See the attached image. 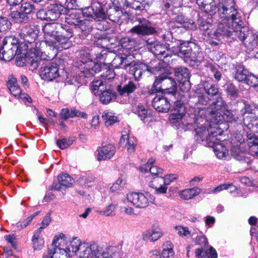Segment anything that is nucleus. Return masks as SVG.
<instances>
[{"instance_id":"5701e85b","label":"nucleus","mask_w":258,"mask_h":258,"mask_svg":"<svg viewBox=\"0 0 258 258\" xmlns=\"http://www.w3.org/2000/svg\"><path fill=\"white\" fill-rule=\"evenodd\" d=\"M150 187L155 189V193L156 194H166L167 186L165 185V179L161 175L154 177L150 182Z\"/></svg>"},{"instance_id":"2eb2a0df","label":"nucleus","mask_w":258,"mask_h":258,"mask_svg":"<svg viewBox=\"0 0 258 258\" xmlns=\"http://www.w3.org/2000/svg\"><path fill=\"white\" fill-rule=\"evenodd\" d=\"M149 71L153 74H156L157 71H161V68L157 67H149L148 66L142 62L135 63L129 69L130 73L132 74L136 80H139L142 76L143 72Z\"/></svg>"},{"instance_id":"49530a36","label":"nucleus","mask_w":258,"mask_h":258,"mask_svg":"<svg viewBox=\"0 0 258 258\" xmlns=\"http://www.w3.org/2000/svg\"><path fill=\"white\" fill-rule=\"evenodd\" d=\"M91 89L95 95H99L106 89V86L102 80H97L92 82Z\"/></svg>"},{"instance_id":"0e129e2a","label":"nucleus","mask_w":258,"mask_h":258,"mask_svg":"<svg viewBox=\"0 0 258 258\" xmlns=\"http://www.w3.org/2000/svg\"><path fill=\"white\" fill-rule=\"evenodd\" d=\"M230 187L232 188L231 191H232L233 190L236 189V187L233 186L231 184H223L217 186L216 187L214 188L212 190V192L213 194H217L224 189H227Z\"/></svg>"},{"instance_id":"e433bc0d","label":"nucleus","mask_w":258,"mask_h":258,"mask_svg":"<svg viewBox=\"0 0 258 258\" xmlns=\"http://www.w3.org/2000/svg\"><path fill=\"white\" fill-rule=\"evenodd\" d=\"M102 118L105 122L106 126H110L118 121V117L114 114L106 110L103 112Z\"/></svg>"},{"instance_id":"13d9d810","label":"nucleus","mask_w":258,"mask_h":258,"mask_svg":"<svg viewBox=\"0 0 258 258\" xmlns=\"http://www.w3.org/2000/svg\"><path fill=\"white\" fill-rule=\"evenodd\" d=\"M177 234L180 236H185L188 237L191 236L190 232L189 231L187 227L181 226H176L174 227Z\"/></svg>"},{"instance_id":"a878e982","label":"nucleus","mask_w":258,"mask_h":258,"mask_svg":"<svg viewBox=\"0 0 258 258\" xmlns=\"http://www.w3.org/2000/svg\"><path fill=\"white\" fill-rule=\"evenodd\" d=\"M75 116L86 118L87 115L86 113L80 112L75 108L72 109L71 110H69L68 108H63L60 113V117L62 119H67Z\"/></svg>"},{"instance_id":"6e6552de","label":"nucleus","mask_w":258,"mask_h":258,"mask_svg":"<svg viewBox=\"0 0 258 258\" xmlns=\"http://www.w3.org/2000/svg\"><path fill=\"white\" fill-rule=\"evenodd\" d=\"M19 40L15 36L7 37L3 41V47L0 49V58L5 61H9L13 58L20 50Z\"/></svg>"},{"instance_id":"20e7f679","label":"nucleus","mask_w":258,"mask_h":258,"mask_svg":"<svg viewBox=\"0 0 258 258\" xmlns=\"http://www.w3.org/2000/svg\"><path fill=\"white\" fill-rule=\"evenodd\" d=\"M207 105H201V107L204 109V111H201L198 114H197V118L201 117L203 121H201L199 120L200 123L193 122V124L196 125L195 131L196 133L197 140L199 142H203L204 144L208 146H211L214 145L217 140H220L219 137L222 135V131L219 128V126L215 123L212 122L209 123L208 119L205 117H207Z\"/></svg>"},{"instance_id":"f8f14e48","label":"nucleus","mask_w":258,"mask_h":258,"mask_svg":"<svg viewBox=\"0 0 258 258\" xmlns=\"http://www.w3.org/2000/svg\"><path fill=\"white\" fill-rule=\"evenodd\" d=\"M82 13L84 16L90 17L97 21L104 20L107 18L106 12L98 2H92L91 7L83 9Z\"/></svg>"},{"instance_id":"393cba45","label":"nucleus","mask_w":258,"mask_h":258,"mask_svg":"<svg viewBox=\"0 0 258 258\" xmlns=\"http://www.w3.org/2000/svg\"><path fill=\"white\" fill-rule=\"evenodd\" d=\"M119 144L121 146L126 147L128 153H132L135 150L137 141L134 137H130L128 135L124 134L121 136Z\"/></svg>"},{"instance_id":"4d7b16f0","label":"nucleus","mask_w":258,"mask_h":258,"mask_svg":"<svg viewBox=\"0 0 258 258\" xmlns=\"http://www.w3.org/2000/svg\"><path fill=\"white\" fill-rule=\"evenodd\" d=\"M119 54H122V57L123 58V68L124 69H126L127 66H130V67L133 65L132 62L133 61L134 57L132 55H130V53H124V52H119Z\"/></svg>"},{"instance_id":"f3484780","label":"nucleus","mask_w":258,"mask_h":258,"mask_svg":"<svg viewBox=\"0 0 258 258\" xmlns=\"http://www.w3.org/2000/svg\"><path fill=\"white\" fill-rule=\"evenodd\" d=\"M175 76L178 81L182 84L180 86V89L183 91H187L190 89L189 82V74L188 70L185 68H178L175 69Z\"/></svg>"},{"instance_id":"69168bd1","label":"nucleus","mask_w":258,"mask_h":258,"mask_svg":"<svg viewBox=\"0 0 258 258\" xmlns=\"http://www.w3.org/2000/svg\"><path fill=\"white\" fill-rule=\"evenodd\" d=\"M127 7H130L133 9L142 10L144 9L143 5L139 1L136 0H129L127 1Z\"/></svg>"},{"instance_id":"1a4fd4ad","label":"nucleus","mask_w":258,"mask_h":258,"mask_svg":"<svg viewBox=\"0 0 258 258\" xmlns=\"http://www.w3.org/2000/svg\"><path fill=\"white\" fill-rule=\"evenodd\" d=\"M104 55L98 53L96 54V59H93L78 62V67L80 71L86 75L93 74L100 71L102 64H104Z\"/></svg>"},{"instance_id":"09e8293b","label":"nucleus","mask_w":258,"mask_h":258,"mask_svg":"<svg viewBox=\"0 0 258 258\" xmlns=\"http://www.w3.org/2000/svg\"><path fill=\"white\" fill-rule=\"evenodd\" d=\"M11 26L12 24L8 18L4 17H0V38L4 32L11 29Z\"/></svg>"},{"instance_id":"bf43d9fd","label":"nucleus","mask_w":258,"mask_h":258,"mask_svg":"<svg viewBox=\"0 0 258 258\" xmlns=\"http://www.w3.org/2000/svg\"><path fill=\"white\" fill-rule=\"evenodd\" d=\"M113 7L112 9L122 11L125 7H127V0H112Z\"/></svg>"},{"instance_id":"a18cd8bd","label":"nucleus","mask_w":258,"mask_h":258,"mask_svg":"<svg viewBox=\"0 0 258 258\" xmlns=\"http://www.w3.org/2000/svg\"><path fill=\"white\" fill-rule=\"evenodd\" d=\"M147 235L149 239L152 241H155L161 237L163 235L161 229L158 227H154L151 231H147Z\"/></svg>"},{"instance_id":"de8ad7c7","label":"nucleus","mask_w":258,"mask_h":258,"mask_svg":"<svg viewBox=\"0 0 258 258\" xmlns=\"http://www.w3.org/2000/svg\"><path fill=\"white\" fill-rule=\"evenodd\" d=\"M202 58V53L200 52L194 51L192 52V50L191 52L189 53V55H186V57L184 58V61L192 64V62H197L201 61Z\"/></svg>"},{"instance_id":"c756f323","label":"nucleus","mask_w":258,"mask_h":258,"mask_svg":"<svg viewBox=\"0 0 258 258\" xmlns=\"http://www.w3.org/2000/svg\"><path fill=\"white\" fill-rule=\"evenodd\" d=\"M135 41L129 38H123L120 40V52L130 53L135 46Z\"/></svg>"},{"instance_id":"8fccbe9b","label":"nucleus","mask_w":258,"mask_h":258,"mask_svg":"<svg viewBox=\"0 0 258 258\" xmlns=\"http://www.w3.org/2000/svg\"><path fill=\"white\" fill-rule=\"evenodd\" d=\"M115 205L111 204L107 206L104 210L97 211V213L105 216H113L115 215Z\"/></svg>"},{"instance_id":"e2e57ef3","label":"nucleus","mask_w":258,"mask_h":258,"mask_svg":"<svg viewBox=\"0 0 258 258\" xmlns=\"http://www.w3.org/2000/svg\"><path fill=\"white\" fill-rule=\"evenodd\" d=\"M34 10V6L29 3H25L22 4L20 7L21 12L26 14H29L33 12Z\"/></svg>"},{"instance_id":"ddd939ff","label":"nucleus","mask_w":258,"mask_h":258,"mask_svg":"<svg viewBox=\"0 0 258 258\" xmlns=\"http://www.w3.org/2000/svg\"><path fill=\"white\" fill-rule=\"evenodd\" d=\"M88 249L86 253L88 252V257H96L97 258H113L112 250L111 247H107L101 253L99 251V245L95 242H86Z\"/></svg>"},{"instance_id":"f704fd0d","label":"nucleus","mask_w":258,"mask_h":258,"mask_svg":"<svg viewBox=\"0 0 258 258\" xmlns=\"http://www.w3.org/2000/svg\"><path fill=\"white\" fill-rule=\"evenodd\" d=\"M200 191V189L197 187L188 188L181 191L179 193V196L181 198L188 200L198 195Z\"/></svg>"},{"instance_id":"0eeeda50","label":"nucleus","mask_w":258,"mask_h":258,"mask_svg":"<svg viewBox=\"0 0 258 258\" xmlns=\"http://www.w3.org/2000/svg\"><path fill=\"white\" fill-rule=\"evenodd\" d=\"M155 201V198L148 192H131L122 200L124 204L128 202L138 209L146 208L150 203L154 204Z\"/></svg>"},{"instance_id":"774afa93","label":"nucleus","mask_w":258,"mask_h":258,"mask_svg":"<svg viewBox=\"0 0 258 258\" xmlns=\"http://www.w3.org/2000/svg\"><path fill=\"white\" fill-rule=\"evenodd\" d=\"M111 64L113 67L116 68L123 65V58L122 57V54H121V56L116 55L112 61Z\"/></svg>"},{"instance_id":"aec40b11","label":"nucleus","mask_w":258,"mask_h":258,"mask_svg":"<svg viewBox=\"0 0 258 258\" xmlns=\"http://www.w3.org/2000/svg\"><path fill=\"white\" fill-rule=\"evenodd\" d=\"M97 151L98 161L107 160L112 158L114 156L116 148L113 145L108 144L99 147Z\"/></svg>"},{"instance_id":"a19ab883","label":"nucleus","mask_w":258,"mask_h":258,"mask_svg":"<svg viewBox=\"0 0 258 258\" xmlns=\"http://www.w3.org/2000/svg\"><path fill=\"white\" fill-rule=\"evenodd\" d=\"M75 28L83 32L84 35L89 34L92 30V26L88 20H80Z\"/></svg>"},{"instance_id":"39448f33","label":"nucleus","mask_w":258,"mask_h":258,"mask_svg":"<svg viewBox=\"0 0 258 258\" xmlns=\"http://www.w3.org/2000/svg\"><path fill=\"white\" fill-rule=\"evenodd\" d=\"M208 100L206 96H201L196 105V107L191 111L190 114L187 115L180 114V113L172 112L169 117L170 122L179 127L188 126L189 125H192L193 122L200 123L199 120L202 121L203 119L201 117L197 118V114H199L201 111L203 112L204 111L201 105H208Z\"/></svg>"},{"instance_id":"37998d69","label":"nucleus","mask_w":258,"mask_h":258,"mask_svg":"<svg viewBox=\"0 0 258 258\" xmlns=\"http://www.w3.org/2000/svg\"><path fill=\"white\" fill-rule=\"evenodd\" d=\"M231 155L237 160H242L244 158L245 153L241 146H233L231 149Z\"/></svg>"},{"instance_id":"58836bf2","label":"nucleus","mask_w":258,"mask_h":258,"mask_svg":"<svg viewBox=\"0 0 258 258\" xmlns=\"http://www.w3.org/2000/svg\"><path fill=\"white\" fill-rule=\"evenodd\" d=\"M173 244L170 241H166L163 245L161 258H168L174 255Z\"/></svg>"},{"instance_id":"b1692460","label":"nucleus","mask_w":258,"mask_h":258,"mask_svg":"<svg viewBox=\"0 0 258 258\" xmlns=\"http://www.w3.org/2000/svg\"><path fill=\"white\" fill-rule=\"evenodd\" d=\"M57 178L59 184L53 183L51 187V189L59 190L60 189V185L69 187L72 186L75 182L74 179L67 173L60 174Z\"/></svg>"},{"instance_id":"864d4df0","label":"nucleus","mask_w":258,"mask_h":258,"mask_svg":"<svg viewBox=\"0 0 258 258\" xmlns=\"http://www.w3.org/2000/svg\"><path fill=\"white\" fill-rule=\"evenodd\" d=\"M137 113L142 120H144L146 118L149 117L150 116L147 110L143 105L141 104L138 105L137 106Z\"/></svg>"},{"instance_id":"6e6d98bb","label":"nucleus","mask_w":258,"mask_h":258,"mask_svg":"<svg viewBox=\"0 0 258 258\" xmlns=\"http://www.w3.org/2000/svg\"><path fill=\"white\" fill-rule=\"evenodd\" d=\"M172 111L180 113V114H186L185 107L184 104L180 101H177L174 102V107Z\"/></svg>"},{"instance_id":"6ab92c4d","label":"nucleus","mask_w":258,"mask_h":258,"mask_svg":"<svg viewBox=\"0 0 258 258\" xmlns=\"http://www.w3.org/2000/svg\"><path fill=\"white\" fill-rule=\"evenodd\" d=\"M128 32L133 35H146L154 34L155 30L148 21L145 20L144 22L142 21L140 24L133 27Z\"/></svg>"},{"instance_id":"052dcab7","label":"nucleus","mask_w":258,"mask_h":258,"mask_svg":"<svg viewBox=\"0 0 258 258\" xmlns=\"http://www.w3.org/2000/svg\"><path fill=\"white\" fill-rule=\"evenodd\" d=\"M73 142V140L70 139L62 138L57 141L56 145L59 148L63 150L71 146Z\"/></svg>"},{"instance_id":"7ed1b4c3","label":"nucleus","mask_w":258,"mask_h":258,"mask_svg":"<svg viewBox=\"0 0 258 258\" xmlns=\"http://www.w3.org/2000/svg\"><path fill=\"white\" fill-rule=\"evenodd\" d=\"M51 246L52 248L43 258H68L76 255L80 258L88 250L86 242L77 237L68 241L67 235L62 233L55 235Z\"/></svg>"},{"instance_id":"c85d7f7f","label":"nucleus","mask_w":258,"mask_h":258,"mask_svg":"<svg viewBox=\"0 0 258 258\" xmlns=\"http://www.w3.org/2000/svg\"><path fill=\"white\" fill-rule=\"evenodd\" d=\"M176 83L175 81L171 78L167 77L164 75V79L162 80V90H166L169 93H174L176 90Z\"/></svg>"},{"instance_id":"3c124183","label":"nucleus","mask_w":258,"mask_h":258,"mask_svg":"<svg viewBox=\"0 0 258 258\" xmlns=\"http://www.w3.org/2000/svg\"><path fill=\"white\" fill-rule=\"evenodd\" d=\"M243 83L254 87L256 89H258V78L249 72Z\"/></svg>"},{"instance_id":"4be33fe9","label":"nucleus","mask_w":258,"mask_h":258,"mask_svg":"<svg viewBox=\"0 0 258 258\" xmlns=\"http://www.w3.org/2000/svg\"><path fill=\"white\" fill-rule=\"evenodd\" d=\"M152 105L159 112H167L170 108V103L162 95H157L153 99Z\"/></svg>"},{"instance_id":"680f3d73","label":"nucleus","mask_w":258,"mask_h":258,"mask_svg":"<svg viewBox=\"0 0 258 258\" xmlns=\"http://www.w3.org/2000/svg\"><path fill=\"white\" fill-rule=\"evenodd\" d=\"M163 1L164 8L166 10L170 8H177L180 5V3L178 0H163Z\"/></svg>"},{"instance_id":"ea45409f","label":"nucleus","mask_w":258,"mask_h":258,"mask_svg":"<svg viewBox=\"0 0 258 258\" xmlns=\"http://www.w3.org/2000/svg\"><path fill=\"white\" fill-rule=\"evenodd\" d=\"M159 66L157 67H159V68H161L162 72L159 71V74H162V76H160L159 77L157 78L153 84V87H152V92L154 93L156 92H158L162 89V80L164 79V73L163 72V69H162L160 66L161 63L160 62H158ZM157 72H158V71H157Z\"/></svg>"},{"instance_id":"cd10ccee","label":"nucleus","mask_w":258,"mask_h":258,"mask_svg":"<svg viewBox=\"0 0 258 258\" xmlns=\"http://www.w3.org/2000/svg\"><path fill=\"white\" fill-rule=\"evenodd\" d=\"M43 231L38 229L36 230L32 237V241L34 249H40L44 245V240L42 236Z\"/></svg>"},{"instance_id":"9b49d317","label":"nucleus","mask_w":258,"mask_h":258,"mask_svg":"<svg viewBox=\"0 0 258 258\" xmlns=\"http://www.w3.org/2000/svg\"><path fill=\"white\" fill-rule=\"evenodd\" d=\"M167 44L168 48L167 46L161 44L159 42L153 41L150 39L147 41V46L151 52L159 59L163 60L166 59L172 53V45Z\"/></svg>"},{"instance_id":"72a5a7b5","label":"nucleus","mask_w":258,"mask_h":258,"mask_svg":"<svg viewBox=\"0 0 258 258\" xmlns=\"http://www.w3.org/2000/svg\"><path fill=\"white\" fill-rule=\"evenodd\" d=\"M98 95H99L100 101L104 104H108L115 99V93L110 90L105 89Z\"/></svg>"},{"instance_id":"4468645a","label":"nucleus","mask_w":258,"mask_h":258,"mask_svg":"<svg viewBox=\"0 0 258 258\" xmlns=\"http://www.w3.org/2000/svg\"><path fill=\"white\" fill-rule=\"evenodd\" d=\"M38 31L33 25H22L20 27L19 35L24 42L31 43L35 41L38 36Z\"/></svg>"},{"instance_id":"412c9836","label":"nucleus","mask_w":258,"mask_h":258,"mask_svg":"<svg viewBox=\"0 0 258 258\" xmlns=\"http://www.w3.org/2000/svg\"><path fill=\"white\" fill-rule=\"evenodd\" d=\"M172 54L177 55L184 59L186 55H189L191 52V47L189 46L188 42H181L178 41L176 45L171 46Z\"/></svg>"},{"instance_id":"338daca9","label":"nucleus","mask_w":258,"mask_h":258,"mask_svg":"<svg viewBox=\"0 0 258 258\" xmlns=\"http://www.w3.org/2000/svg\"><path fill=\"white\" fill-rule=\"evenodd\" d=\"M227 92L231 96L233 97H237L238 95V90L236 88L235 86L232 84H229L227 87Z\"/></svg>"},{"instance_id":"f03ea898","label":"nucleus","mask_w":258,"mask_h":258,"mask_svg":"<svg viewBox=\"0 0 258 258\" xmlns=\"http://www.w3.org/2000/svg\"><path fill=\"white\" fill-rule=\"evenodd\" d=\"M216 16L218 17L217 29L213 35L236 36L241 41L244 40L250 33L247 27H242L241 14L235 7L233 0H220Z\"/></svg>"},{"instance_id":"bb28decb","label":"nucleus","mask_w":258,"mask_h":258,"mask_svg":"<svg viewBox=\"0 0 258 258\" xmlns=\"http://www.w3.org/2000/svg\"><path fill=\"white\" fill-rule=\"evenodd\" d=\"M217 140L214 145L210 147H213L215 154L218 158L223 159L228 155V151L223 143L219 142Z\"/></svg>"},{"instance_id":"f257e3e1","label":"nucleus","mask_w":258,"mask_h":258,"mask_svg":"<svg viewBox=\"0 0 258 258\" xmlns=\"http://www.w3.org/2000/svg\"><path fill=\"white\" fill-rule=\"evenodd\" d=\"M43 31L45 42H36L35 47L30 49L31 56L29 63L32 71L38 67L40 61L46 58L45 53L42 51V45H47L57 49H67L72 45L70 39L73 36V31L67 25L59 23L48 24L44 26Z\"/></svg>"},{"instance_id":"603ef678","label":"nucleus","mask_w":258,"mask_h":258,"mask_svg":"<svg viewBox=\"0 0 258 258\" xmlns=\"http://www.w3.org/2000/svg\"><path fill=\"white\" fill-rule=\"evenodd\" d=\"M205 91L208 95L214 96L218 93V88L214 84L205 82L204 84Z\"/></svg>"},{"instance_id":"dca6fc26","label":"nucleus","mask_w":258,"mask_h":258,"mask_svg":"<svg viewBox=\"0 0 258 258\" xmlns=\"http://www.w3.org/2000/svg\"><path fill=\"white\" fill-rule=\"evenodd\" d=\"M40 75L43 80L48 81L53 80L59 76L58 65L51 62L44 67H41Z\"/></svg>"},{"instance_id":"a211bd4d","label":"nucleus","mask_w":258,"mask_h":258,"mask_svg":"<svg viewBox=\"0 0 258 258\" xmlns=\"http://www.w3.org/2000/svg\"><path fill=\"white\" fill-rule=\"evenodd\" d=\"M66 0H59L60 4L50 5L47 8V17L48 20L54 21L58 19L61 14H64L65 6L64 5Z\"/></svg>"},{"instance_id":"c9c22d12","label":"nucleus","mask_w":258,"mask_h":258,"mask_svg":"<svg viewBox=\"0 0 258 258\" xmlns=\"http://www.w3.org/2000/svg\"><path fill=\"white\" fill-rule=\"evenodd\" d=\"M138 84L134 83L132 81H130L127 84L124 85L123 87L118 86L117 90L120 95L124 94H129L134 92L137 88Z\"/></svg>"},{"instance_id":"2f4dec72","label":"nucleus","mask_w":258,"mask_h":258,"mask_svg":"<svg viewBox=\"0 0 258 258\" xmlns=\"http://www.w3.org/2000/svg\"><path fill=\"white\" fill-rule=\"evenodd\" d=\"M8 89L13 96L18 97L22 100H26L28 102H32L31 98L27 94L22 93L21 90L18 85L9 87Z\"/></svg>"},{"instance_id":"79ce46f5","label":"nucleus","mask_w":258,"mask_h":258,"mask_svg":"<svg viewBox=\"0 0 258 258\" xmlns=\"http://www.w3.org/2000/svg\"><path fill=\"white\" fill-rule=\"evenodd\" d=\"M126 184V179L123 176H120L110 187V191L118 192L121 190Z\"/></svg>"},{"instance_id":"5fc2aeb1","label":"nucleus","mask_w":258,"mask_h":258,"mask_svg":"<svg viewBox=\"0 0 258 258\" xmlns=\"http://www.w3.org/2000/svg\"><path fill=\"white\" fill-rule=\"evenodd\" d=\"M91 50L89 48L84 47L79 52L80 60L79 61H84L93 59L92 58V54L90 53Z\"/></svg>"},{"instance_id":"4c0bfd02","label":"nucleus","mask_w":258,"mask_h":258,"mask_svg":"<svg viewBox=\"0 0 258 258\" xmlns=\"http://www.w3.org/2000/svg\"><path fill=\"white\" fill-rule=\"evenodd\" d=\"M108 18L109 20L115 23H121V18L123 16L122 11L110 8L107 12Z\"/></svg>"},{"instance_id":"423d86ee","label":"nucleus","mask_w":258,"mask_h":258,"mask_svg":"<svg viewBox=\"0 0 258 258\" xmlns=\"http://www.w3.org/2000/svg\"><path fill=\"white\" fill-rule=\"evenodd\" d=\"M207 109L209 119L216 124L224 121L230 122L235 121L232 113L229 110H224V102L221 98H218L216 102L213 101Z\"/></svg>"},{"instance_id":"473e14b6","label":"nucleus","mask_w":258,"mask_h":258,"mask_svg":"<svg viewBox=\"0 0 258 258\" xmlns=\"http://www.w3.org/2000/svg\"><path fill=\"white\" fill-rule=\"evenodd\" d=\"M195 254L198 258H217V253L216 250L212 246L209 249V253L204 250L202 248H198L196 250Z\"/></svg>"},{"instance_id":"7c9ffc66","label":"nucleus","mask_w":258,"mask_h":258,"mask_svg":"<svg viewBox=\"0 0 258 258\" xmlns=\"http://www.w3.org/2000/svg\"><path fill=\"white\" fill-rule=\"evenodd\" d=\"M249 71L242 66H237L233 74L234 78L238 82H243Z\"/></svg>"},{"instance_id":"9d476101","label":"nucleus","mask_w":258,"mask_h":258,"mask_svg":"<svg viewBox=\"0 0 258 258\" xmlns=\"http://www.w3.org/2000/svg\"><path fill=\"white\" fill-rule=\"evenodd\" d=\"M76 0H66L64 3L65 6L64 14L66 15V22L68 24L75 27L78 25V23L81 20L79 17L80 13L76 10Z\"/></svg>"},{"instance_id":"c03bdc74","label":"nucleus","mask_w":258,"mask_h":258,"mask_svg":"<svg viewBox=\"0 0 258 258\" xmlns=\"http://www.w3.org/2000/svg\"><path fill=\"white\" fill-rule=\"evenodd\" d=\"M247 144L250 154L258 157V139L255 137L249 138Z\"/></svg>"}]
</instances>
